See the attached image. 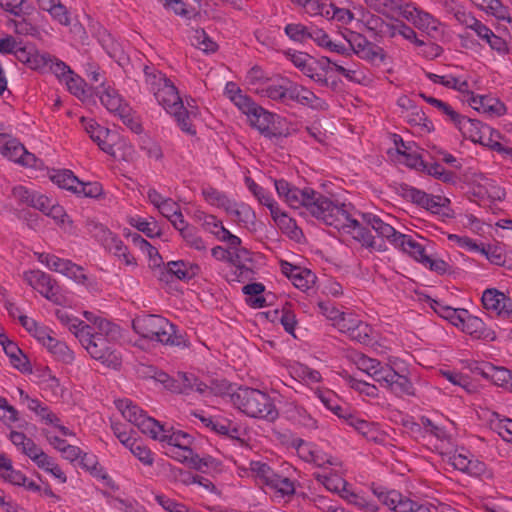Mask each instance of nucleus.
<instances>
[{"mask_svg": "<svg viewBox=\"0 0 512 512\" xmlns=\"http://www.w3.org/2000/svg\"><path fill=\"white\" fill-rule=\"evenodd\" d=\"M37 260L48 269L60 273L78 284L87 280L84 269L68 259L49 253H35Z\"/></svg>", "mask_w": 512, "mask_h": 512, "instance_id": "2eb2a0df", "label": "nucleus"}, {"mask_svg": "<svg viewBox=\"0 0 512 512\" xmlns=\"http://www.w3.org/2000/svg\"><path fill=\"white\" fill-rule=\"evenodd\" d=\"M234 408L249 418L274 422L279 417V411L274 400L264 391L240 386L230 394Z\"/></svg>", "mask_w": 512, "mask_h": 512, "instance_id": "0eeeda50", "label": "nucleus"}, {"mask_svg": "<svg viewBox=\"0 0 512 512\" xmlns=\"http://www.w3.org/2000/svg\"><path fill=\"white\" fill-rule=\"evenodd\" d=\"M12 196L20 203L36 209H45L48 202V197L46 195L31 191L21 185L13 188Z\"/></svg>", "mask_w": 512, "mask_h": 512, "instance_id": "ea45409f", "label": "nucleus"}, {"mask_svg": "<svg viewBox=\"0 0 512 512\" xmlns=\"http://www.w3.org/2000/svg\"><path fill=\"white\" fill-rule=\"evenodd\" d=\"M201 194L210 206L223 210H225L231 202V199L225 193L210 186L203 188Z\"/></svg>", "mask_w": 512, "mask_h": 512, "instance_id": "0e129e2a", "label": "nucleus"}, {"mask_svg": "<svg viewBox=\"0 0 512 512\" xmlns=\"http://www.w3.org/2000/svg\"><path fill=\"white\" fill-rule=\"evenodd\" d=\"M398 32H399V36L410 41L411 43H414L417 46H425L426 47L425 52L429 56L437 57L440 55L441 50H442L440 46L433 44V43L425 44L422 40L418 39L416 32L411 27L406 25L404 22H402V24L400 25V30H398Z\"/></svg>", "mask_w": 512, "mask_h": 512, "instance_id": "5fc2aeb1", "label": "nucleus"}, {"mask_svg": "<svg viewBox=\"0 0 512 512\" xmlns=\"http://www.w3.org/2000/svg\"><path fill=\"white\" fill-rule=\"evenodd\" d=\"M31 374L34 376L35 383H37L41 389L56 392L60 386L59 380L52 374L48 367H41L35 371L32 370Z\"/></svg>", "mask_w": 512, "mask_h": 512, "instance_id": "bf43d9fd", "label": "nucleus"}, {"mask_svg": "<svg viewBox=\"0 0 512 512\" xmlns=\"http://www.w3.org/2000/svg\"><path fill=\"white\" fill-rule=\"evenodd\" d=\"M97 96L105 109L118 117L131 130L138 132L140 125L134 117L130 104L113 86L102 83L97 88Z\"/></svg>", "mask_w": 512, "mask_h": 512, "instance_id": "9d476101", "label": "nucleus"}, {"mask_svg": "<svg viewBox=\"0 0 512 512\" xmlns=\"http://www.w3.org/2000/svg\"><path fill=\"white\" fill-rule=\"evenodd\" d=\"M450 203V199L447 197L428 194L423 208L433 214L451 217L453 212L450 208Z\"/></svg>", "mask_w": 512, "mask_h": 512, "instance_id": "864d4df0", "label": "nucleus"}, {"mask_svg": "<svg viewBox=\"0 0 512 512\" xmlns=\"http://www.w3.org/2000/svg\"><path fill=\"white\" fill-rule=\"evenodd\" d=\"M249 469L264 492L275 502H288L296 492L297 473L289 463L273 469L261 461H251Z\"/></svg>", "mask_w": 512, "mask_h": 512, "instance_id": "20e7f679", "label": "nucleus"}, {"mask_svg": "<svg viewBox=\"0 0 512 512\" xmlns=\"http://www.w3.org/2000/svg\"><path fill=\"white\" fill-rule=\"evenodd\" d=\"M404 19L412 22L418 29L431 34L437 32L440 21L433 15L417 8L414 4L409 3L404 11Z\"/></svg>", "mask_w": 512, "mask_h": 512, "instance_id": "cd10ccee", "label": "nucleus"}, {"mask_svg": "<svg viewBox=\"0 0 512 512\" xmlns=\"http://www.w3.org/2000/svg\"><path fill=\"white\" fill-rule=\"evenodd\" d=\"M478 9L500 21L510 22V13L500 0H470Z\"/></svg>", "mask_w": 512, "mask_h": 512, "instance_id": "de8ad7c7", "label": "nucleus"}, {"mask_svg": "<svg viewBox=\"0 0 512 512\" xmlns=\"http://www.w3.org/2000/svg\"><path fill=\"white\" fill-rule=\"evenodd\" d=\"M393 143L395 147L388 151L393 161L410 168L417 169L423 166V161L415 142H404L401 136L394 134Z\"/></svg>", "mask_w": 512, "mask_h": 512, "instance_id": "a211bd4d", "label": "nucleus"}, {"mask_svg": "<svg viewBox=\"0 0 512 512\" xmlns=\"http://www.w3.org/2000/svg\"><path fill=\"white\" fill-rule=\"evenodd\" d=\"M343 378L347 385L354 391L358 392L360 395H364L373 399L379 396V389L376 385L364 380L357 379L349 374L343 375Z\"/></svg>", "mask_w": 512, "mask_h": 512, "instance_id": "4d7b16f0", "label": "nucleus"}, {"mask_svg": "<svg viewBox=\"0 0 512 512\" xmlns=\"http://www.w3.org/2000/svg\"><path fill=\"white\" fill-rule=\"evenodd\" d=\"M351 48L355 55L367 61H383L385 58L384 50L381 47L367 41L359 35L355 37Z\"/></svg>", "mask_w": 512, "mask_h": 512, "instance_id": "473e14b6", "label": "nucleus"}, {"mask_svg": "<svg viewBox=\"0 0 512 512\" xmlns=\"http://www.w3.org/2000/svg\"><path fill=\"white\" fill-rule=\"evenodd\" d=\"M309 40H312L319 47L344 56H350V50L342 43H336L331 40L330 36L323 30L311 26Z\"/></svg>", "mask_w": 512, "mask_h": 512, "instance_id": "f704fd0d", "label": "nucleus"}, {"mask_svg": "<svg viewBox=\"0 0 512 512\" xmlns=\"http://www.w3.org/2000/svg\"><path fill=\"white\" fill-rule=\"evenodd\" d=\"M481 303L491 317L503 320L512 318V298L496 288L485 289L482 292Z\"/></svg>", "mask_w": 512, "mask_h": 512, "instance_id": "4468645a", "label": "nucleus"}, {"mask_svg": "<svg viewBox=\"0 0 512 512\" xmlns=\"http://www.w3.org/2000/svg\"><path fill=\"white\" fill-rule=\"evenodd\" d=\"M373 493L379 502L393 512H432L428 504L416 503L396 490L375 488Z\"/></svg>", "mask_w": 512, "mask_h": 512, "instance_id": "f8f14e48", "label": "nucleus"}, {"mask_svg": "<svg viewBox=\"0 0 512 512\" xmlns=\"http://www.w3.org/2000/svg\"><path fill=\"white\" fill-rule=\"evenodd\" d=\"M39 210L47 216L51 217L58 225H61L64 228L71 226V221L64 208L59 204H55L54 201L49 197L46 208Z\"/></svg>", "mask_w": 512, "mask_h": 512, "instance_id": "69168bd1", "label": "nucleus"}, {"mask_svg": "<svg viewBox=\"0 0 512 512\" xmlns=\"http://www.w3.org/2000/svg\"><path fill=\"white\" fill-rule=\"evenodd\" d=\"M459 329L475 339H481L485 341H494L496 339L495 331L489 328L480 317L474 316L468 311L466 312V315L463 319V324Z\"/></svg>", "mask_w": 512, "mask_h": 512, "instance_id": "c85d7f7f", "label": "nucleus"}, {"mask_svg": "<svg viewBox=\"0 0 512 512\" xmlns=\"http://www.w3.org/2000/svg\"><path fill=\"white\" fill-rule=\"evenodd\" d=\"M466 101L472 109L488 117H501L507 112L506 105L492 95L470 94Z\"/></svg>", "mask_w": 512, "mask_h": 512, "instance_id": "5701e85b", "label": "nucleus"}, {"mask_svg": "<svg viewBox=\"0 0 512 512\" xmlns=\"http://www.w3.org/2000/svg\"><path fill=\"white\" fill-rule=\"evenodd\" d=\"M134 331L142 338L156 341L164 345L187 347L188 341L177 334L176 327L160 315L144 314L133 319Z\"/></svg>", "mask_w": 512, "mask_h": 512, "instance_id": "1a4fd4ad", "label": "nucleus"}, {"mask_svg": "<svg viewBox=\"0 0 512 512\" xmlns=\"http://www.w3.org/2000/svg\"><path fill=\"white\" fill-rule=\"evenodd\" d=\"M18 61L32 70L45 73L48 72L49 65H51L52 56L35 48L26 47V49L19 51Z\"/></svg>", "mask_w": 512, "mask_h": 512, "instance_id": "7c9ffc66", "label": "nucleus"}, {"mask_svg": "<svg viewBox=\"0 0 512 512\" xmlns=\"http://www.w3.org/2000/svg\"><path fill=\"white\" fill-rule=\"evenodd\" d=\"M144 83L157 103L170 114L177 125L187 135L195 136L196 129L191 120L199 115V108L192 98L185 101L180 97L174 83L164 74L151 66L144 67Z\"/></svg>", "mask_w": 512, "mask_h": 512, "instance_id": "f03ea898", "label": "nucleus"}, {"mask_svg": "<svg viewBox=\"0 0 512 512\" xmlns=\"http://www.w3.org/2000/svg\"><path fill=\"white\" fill-rule=\"evenodd\" d=\"M130 226L144 233L149 238L160 236V228L154 219L143 218L139 215H130L127 217Z\"/></svg>", "mask_w": 512, "mask_h": 512, "instance_id": "3c124183", "label": "nucleus"}, {"mask_svg": "<svg viewBox=\"0 0 512 512\" xmlns=\"http://www.w3.org/2000/svg\"><path fill=\"white\" fill-rule=\"evenodd\" d=\"M345 421L369 441L378 442L383 439V434L376 423L369 422L350 412L347 414Z\"/></svg>", "mask_w": 512, "mask_h": 512, "instance_id": "72a5a7b5", "label": "nucleus"}, {"mask_svg": "<svg viewBox=\"0 0 512 512\" xmlns=\"http://www.w3.org/2000/svg\"><path fill=\"white\" fill-rule=\"evenodd\" d=\"M368 9L389 19L404 18L407 2L403 0H364Z\"/></svg>", "mask_w": 512, "mask_h": 512, "instance_id": "2f4dec72", "label": "nucleus"}, {"mask_svg": "<svg viewBox=\"0 0 512 512\" xmlns=\"http://www.w3.org/2000/svg\"><path fill=\"white\" fill-rule=\"evenodd\" d=\"M320 61L332 66L331 70L342 75L349 82L361 85L370 82L367 70L360 63L354 61H336L325 56L321 57Z\"/></svg>", "mask_w": 512, "mask_h": 512, "instance_id": "aec40b11", "label": "nucleus"}, {"mask_svg": "<svg viewBox=\"0 0 512 512\" xmlns=\"http://www.w3.org/2000/svg\"><path fill=\"white\" fill-rule=\"evenodd\" d=\"M201 422L212 432L230 438L239 440L241 438V427L238 423L223 416H201Z\"/></svg>", "mask_w": 512, "mask_h": 512, "instance_id": "b1692460", "label": "nucleus"}, {"mask_svg": "<svg viewBox=\"0 0 512 512\" xmlns=\"http://www.w3.org/2000/svg\"><path fill=\"white\" fill-rule=\"evenodd\" d=\"M131 239L135 245L149 258L151 265L157 267L162 263V257L158 250L152 246L147 240L141 237L139 234L134 233L131 235Z\"/></svg>", "mask_w": 512, "mask_h": 512, "instance_id": "e2e57ef3", "label": "nucleus"}, {"mask_svg": "<svg viewBox=\"0 0 512 512\" xmlns=\"http://www.w3.org/2000/svg\"><path fill=\"white\" fill-rule=\"evenodd\" d=\"M334 327L341 333H345L359 342L365 341L368 338V326L352 313L344 312Z\"/></svg>", "mask_w": 512, "mask_h": 512, "instance_id": "bb28decb", "label": "nucleus"}, {"mask_svg": "<svg viewBox=\"0 0 512 512\" xmlns=\"http://www.w3.org/2000/svg\"><path fill=\"white\" fill-rule=\"evenodd\" d=\"M83 315L89 322V327L78 338L82 346L92 358L106 367L120 368L122 356L117 347L119 327L93 312L85 311Z\"/></svg>", "mask_w": 512, "mask_h": 512, "instance_id": "7ed1b4c3", "label": "nucleus"}, {"mask_svg": "<svg viewBox=\"0 0 512 512\" xmlns=\"http://www.w3.org/2000/svg\"><path fill=\"white\" fill-rule=\"evenodd\" d=\"M46 349L52 354V356L64 364H72L75 360L74 352L67 346L65 342H62L54 337Z\"/></svg>", "mask_w": 512, "mask_h": 512, "instance_id": "6e6d98bb", "label": "nucleus"}, {"mask_svg": "<svg viewBox=\"0 0 512 512\" xmlns=\"http://www.w3.org/2000/svg\"><path fill=\"white\" fill-rule=\"evenodd\" d=\"M67 90L81 101H86L91 96V90L83 78L73 72L65 79Z\"/></svg>", "mask_w": 512, "mask_h": 512, "instance_id": "603ef678", "label": "nucleus"}, {"mask_svg": "<svg viewBox=\"0 0 512 512\" xmlns=\"http://www.w3.org/2000/svg\"><path fill=\"white\" fill-rule=\"evenodd\" d=\"M224 211L239 226L250 227L254 225L255 213L249 205L243 202L238 203L231 200V202Z\"/></svg>", "mask_w": 512, "mask_h": 512, "instance_id": "4c0bfd02", "label": "nucleus"}, {"mask_svg": "<svg viewBox=\"0 0 512 512\" xmlns=\"http://www.w3.org/2000/svg\"><path fill=\"white\" fill-rule=\"evenodd\" d=\"M288 100L316 111L326 110L328 107L325 100L315 95L310 89L295 82L291 84Z\"/></svg>", "mask_w": 512, "mask_h": 512, "instance_id": "393cba45", "label": "nucleus"}, {"mask_svg": "<svg viewBox=\"0 0 512 512\" xmlns=\"http://www.w3.org/2000/svg\"><path fill=\"white\" fill-rule=\"evenodd\" d=\"M35 415L39 418L40 422L46 426L44 429H52L54 433H59L63 437L75 436L74 432L64 426L58 415L45 404Z\"/></svg>", "mask_w": 512, "mask_h": 512, "instance_id": "e433bc0d", "label": "nucleus"}, {"mask_svg": "<svg viewBox=\"0 0 512 512\" xmlns=\"http://www.w3.org/2000/svg\"><path fill=\"white\" fill-rule=\"evenodd\" d=\"M288 372L295 380L306 385L317 384L322 380V376L319 371L300 362L290 363L288 365Z\"/></svg>", "mask_w": 512, "mask_h": 512, "instance_id": "37998d69", "label": "nucleus"}, {"mask_svg": "<svg viewBox=\"0 0 512 512\" xmlns=\"http://www.w3.org/2000/svg\"><path fill=\"white\" fill-rule=\"evenodd\" d=\"M454 127L465 139L478 143L479 139H481L482 129L486 127V124L462 115Z\"/></svg>", "mask_w": 512, "mask_h": 512, "instance_id": "c03bdc74", "label": "nucleus"}, {"mask_svg": "<svg viewBox=\"0 0 512 512\" xmlns=\"http://www.w3.org/2000/svg\"><path fill=\"white\" fill-rule=\"evenodd\" d=\"M19 322L42 346L45 348L54 339L53 332L48 327L39 324L33 318L26 315L19 316Z\"/></svg>", "mask_w": 512, "mask_h": 512, "instance_id": "c9c22d12", "label": "nucleus"}, {"mask_svg": "<svg viewBox=\"0 0 512 512\" xmlns=\"http://www.w3.org/2000/svg\"><path fill=\"white\" fill-rule=\"evenodd\" d=\"M24 281L47 300L58 301V286L41 270H29L23 274Z\"/></svg>", "mask_w": 512, "mask_h": 512, "instance_id": "4be33fe9", "label": "nucleus"}, {"mask_svg": "<svg viewBox=\"0 0 512 512\" xmlns=\"http://www.w3.org/2000/svg\"><path fill=\"white\" fill-rule=\"evenodd\" d=\"M430 306L436 314H438L441 318L449 321L458 329L463 324V319L467 312L466 309L453 308L440 300H432Z\"/></svg>", "mask_w": 512, "mask_h": 512, "instance_id": "a19ab883", "label": "nucleus"}, {"mask_svg": "<svg viewBox=\"0 0 512 512\" xmlns=\"http://www.w3.org/2000/svg\"><path fill=\"white\" fill-rule=\"evenodd\" d=\"M292 81L284 77L266 79L265 83L257 88V95L273 101L285 102L288 100Z\"/></svg>", "mask_w": 512, "mask_h": 512, "instance_id": "a878e982", "label": "nucleus"}, {"mask_svg": "<svg viewBox=\"0 0 512 512\" xmlns=\"http://www.w3.org/2000/svg\"><path fill=\"white\" fill-rule=\"evenodd\" d=\"M9 439L16 446V448L29 459L39 449V446L22 432L11 431L9 434Z\"/></svg>", "mask_w": 512, "mask_h": 512, "instance_id": "13d9d810", "label": "nucleus"}, {"mask_svg": "<svg viewBox=\"0 0 512 512\" xmlns=\"http://www.w3.org/2000/svg\"><path fill=\"white\" fill-rule=\"evenodd\" d=\"M50 178L59 188L66 189L73 193H75L77 185H79V179L72 171L67 169L54 171Z\"/></svg>", "mask_w": 512, "mask_h": 512, "instance_id": "052dcab7", "label": "nucleus"}, {"mask_svg": "<svg viewBox=\"0 0 512 512\" xmlns=\"http://www.w3.org/2000/svg\"><path fill=\"white\" fill-rule=\"evenodd\" d=\"M56 317L77 339L82 336L85 331H88L89 324H86L65 309H58L56 311Z\"/></svg>", "mask_w": 512, "mask_h": 512, "instance_id": "8fccbe9b", "label": "nucleus"}, {"mask_svg": "<svg viewBox=\"0 0 512 512\" xmlns=\"http://www.w3.org/2000/svg\"><path fill=\"white\" fill-rule=\"evenodd\" d=\"M295 448L299 458L307 463H311L322 469L335 467L338 471L341 470V461L338 458L328 455L311 442L299 439L295 442Z\"/></svg>", "mask_w": 512, "mask_h": 512, "instance_id": "f3484780", "label": "nucleus"}, {"mask_svg": "<svg viewBox=\"0 0 512 512\" xmlns=\"http://www.w3.org/2000/svg\"><path fill=\"white\" fill-rule=\"evenodd\" d=\"M116 408L122 416L138 427V429L150 437L153 430L159 431V422L148 416L139 406L134 404L130 399H117L115 401Z\"/></svg>", "mask_w": 512, "mask_h": 512, "instance_id": "ddd939ff", "label": "nucleus"}, {"mask_svg": "<svg viewBox=\"0 0 512 512\" xmlns=\"http://www.w3.org/2000/svg\"><path fill=\"white\" fill-rule=\"evenodd\" d=\"M0 153L15 163L26 167H35L37 158L15 138L0 133Z\"/></svg>", "mask_w": 512, "mask_h": 512, "instance_id": "6ab92c4d", "label": "nucleus"}, {"mask_svg": "<svg viewBox=\"0 0 512 512\" xmlns=\"http://www.w3.org/2000/svg\"><path fill=\"white\" fill-rule=\"evenodd\" d=\"M81 123L86 133L99 146V148L108 155L114 156V144L117 138L116 134L105 127L100 126L94 119L81 118Z\"/></svg>", "mask_w": 512, "mask_h": 512, "instance_id": "412c9836", "label": "nucleus"}, {"mask_svg": "<svg viewBox=\"0 0 512 512\" xmlns=\"http://www.w3.org/2000/svg\"><path fill=\"white\" fill-rule=\"evenodd\" d=\"M247 298V303L253 308H262L265 305V299L261 295L264 291V285L261 283L247 284L242 288Z\"/></svg>", "mask_w": 512, "mask_h": 512, "instance_id": "774afa93", "label": "nucleus"}, {"mask_svg": "<svg viewBox=\"0 0 512 512\" xmlns=\"http://www.w3.org/2000/svg\"><path fill=\"white\" fill-rule=\"evenodd\" d=\"M155 379L174 393L190 394L195 391L200 395H205L209 390L208 386L199 382L193 374L179 372L172 377L165 372H158Z\"/></svg>", "mask_w": 512, "mask_h": 512, "instance_id": "9b49d317", "label": "nucleus"}, {"mask_svg": "<svg viewBox=\"0 0 512 512\" xmlns=\"http://www.w3.org/2000/svg\"><path fill=\"white\" fill-rule=\"evenodd\" d=\"M363 220L372 227V229L382 238H385L391 245L395 246L397 236H401V232L396 231L391 225L382 221L378 216L373 214H363Z\"/></svg>", "mask_w": 512, "mask_h": 512, "instance_id": "49530a36", "label": "nucleus"}, {"mask_svg": "<svg viewBox=\"0 0 512 512\" xmlns=\"http://www.w3.org/2000/svg\"><path fill=\"white\" fill-rule=\"evenodd\" d=\"M224 95L246 116L251 127L268 138L276 135L272 127L277 115L255 103L235 82L226 83Z\"/></svg>", "mask_w": 512, "mask_h": 512, "instance_id": "6e6552de", "label": "nucleus"}, {"mask_svg": "<svg viewBox=\"0 0 512 512\" xmlns=\"http://www.w3.org/2000/svg\"><path fill=\"white\" fill-rule=\"evenodd\" d=\"M315 395L321 403L332 413L340 418L345 419L348 410L340 404V399L336 393L329 389H317Z\"/></svg>", "mask_w": 512, "mask_h": 512, "instance_id": "09e8293b", "label": "nucleus"}, {"mask_svg": "<svg viewBox=\"0 0 512 512\" xmlns=\"http://www.w3.org/2000/svg\"><path fill=\"white\" fill-rule=\"evenodd\" d=\"M398 239L395 241V248L407 253L409 256L414 258L418 262L425 261L426 251L424 246L418 242L412 235L401 234L397 236Z\"/></svg>", "mask_w": 512, "mask_h": 512, "instance_id": "58836bf2", "label": "nucleus"}, {"mask_svg": "<svg viewBox=\"0 0 512 512\" xmlns=\"http://www.w3.org/2000/svg\"><path fill=\"white\" fill-rule=\"evenodd\" d=\"M500 139L501 134L499 131L486 124V127L482 129L481 139H479L478 143L512 158V148L503 146L500 143Z\"/></svg>", "mask_w": 512, "mask_h": 512, "instance_id": "a18cd8bd", "label": "nucleus"}, {"mask_svg": "<svg viewBox=\"0 0 512 512\" xmlns=\"http://www.w3.org/2000/svg\"><path fill=\"white\" fill-rule=\"evenodd\" d=\"M218 240L227 243L229 248L234 250V258L251 260L250 252L246 248L241 247V239L232 234L228 229L222 231V235Z\"/></svg>", "mask_w": 512, "mask_h": 512, "instance_id": "680f3d73", "label": "nucleus"}, {"mask_svg": "<svg viewBox=\"0 0 512 512\" xmlns=\"http://www.w3.org/2000/svg\"><path fill=\"white\" fill-rule=\"evenodd\" d=\"M327 469L328 468L323 469L322 472L315 473L316 480L323 484L328 491L339 493L342 496L348 490L347 482L344 479L343 464L341 463L340 471L335 467H330L329 471Z\"/></svg>", "mask_w": 512, "mask_h": 512, "instance_id": "c756f323", "label": "nucleus"}, {"mask_svg": "<svg viewBox=\"0 0 512 512\" xmlns=\"http://www.w3.org/2000/svg\"><path fill=\"white\" fill-rule=\"evenodd\" d=\"M271 217L277 227L291 239L299 240L302 237V231L297 226L296 221L282 211L280 207L272 211Z\"/></svg>", "mask_w": 512, "mask_h": 512, "instance_id": "79ce46f5", "label": "nucleus"}, {"mask_svg": "<svg viewBox=\"0 0 512 512\" xmlns=\"http://www.w3.org/2000/svg\"><path fill=\"white\" fill-rule=\"evenodd\" d=\"M358 370L367 374L381 387L398 396L414 395L415 390L410 379L398 373L391 365L392 362L383 364L376 358H371L363 353H355L351 357Z\"/></svg>", "mask_w": 512, "mask_h": 512, "instance_id": "39448f33", "label": "nucleus"}, {"mask_svg": "<svg viewBox=\"0 0 512 512\" xmlns=\"http://www.w3.org/2000/svg\"><path fill=\"white\" fill-rule=\"evenodd\" d=\"M449 463L455 469L472 477H492V472L487 468L486 464L475 458L474 455L464 448L457 449L452 455H450Z\"/></svg>", "mask_w": 512, "mask_h": 512, "instance_id": "dca6fc26", "label": "nucleus"}, {"mask_svg": "<svg viewBox=\"0 0 512 512\" xmlns=\"http://www.w3.org/2000/svg\"><path fill=\"white\" fill-rule=\"evenodd\" d=\"M153 431L150 437L162 444L168 457L197 470L208 465V458H199L192 450L194 438L190 434L174 428H165L160 423L159 431Z\"/></svg>", "mask_w": 512, "mask_h": 512, "instance_id": "423d86ee", "label": "nucleus"}, {"mask_svg": "<svg viewBox=\"0 0 512 512\" xmlns=\"http://www.w3.org/2000/svg\"><path fill=\"white\" fill-rule=\"evenodd\" d=\"M295 5L301 7L303 11L311 17L322 16L326 18V12L329 10V4L320 0H290Z\"/></svg>", "mask_w": 512, "mask_h": 512, "instance_id": "338daca9", "label": "nucleus"}, {"mask_svg": "<svg viewBox=\"0 0 512 512\" xmlns=\"http://www.w3.org/2000/svg\"><path fill=\"white\" fill-rule=\"evenodd\" d=\"M278 196L293 209H304L307 213L335 228L342 235L350 236L362 246L374 247L372 233L363 227L355 217L351 204L333 202L312 188L291 186L286 180L274 181Z\"/></svg>", "mask_w": 512, "mask_h": 512, "instance_id": "f257e3e1", "label": "nucleus"}]
</instances>
